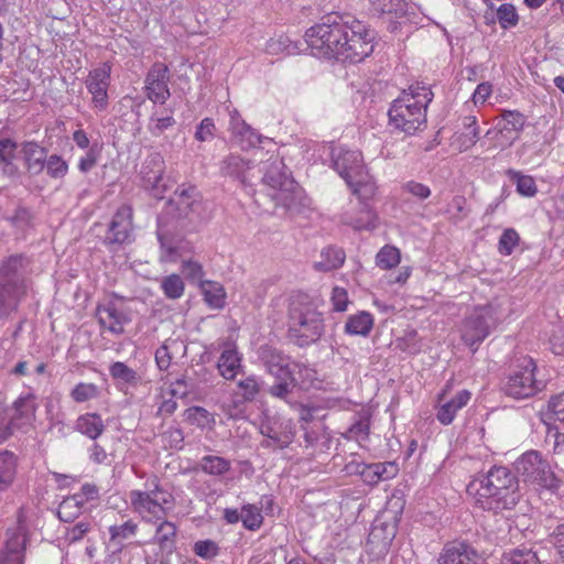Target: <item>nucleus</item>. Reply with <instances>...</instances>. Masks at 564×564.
I'll return each instance as SVG.
<instances>
[{
	"mask_svg": "<svg viewBox=\"0 0 564 564\" xmlns=\"http://www.w3.org/2000/svg\"><path fill=\"white\" fill-rule=\"evenodd\" d=\"M17 457L13 453H0V494L7 491L14 482L17 476Z\"/></svg>",
	"mask_w": 564,
	"mask_h": 564,
	"instance_id": "2f4dec72",
	"label": "nucleus"
},
{
	"mask_svg": "<svg viewBox=\"0 0 564 564\" xmlns=\"http://www.w3.org/2000/svg\"><path fill=\"white\" fill-rule=\"evenodd\" d=\"M165 162L161 154L152 153L143 162L141 166V177L144 186L149 189L155 191L161 194L165 191L162 184Z\"/></svg>",
	"mask_w": 564,
	"mask_h": 564,
	"instance_id": "393cba45",
	"label": "nucleus"
},
{
	"mask_svg": "<svg viewBox=\"0 0 564 564\" xmlns=\"http://www.w3.org/2000/svg\"><path fill=\"white\" fill-rule=\"evenodd\" d=\"M36 402L32 393L20 397L11 409L10 416L4 415L6 423L9 425L10 434L13 429H21L32 423L35 417Z\"/></svg>",
	"mask_w": 564,
	"mask_h": 564,
	"instance_id": "5701e85b",
	"label": "nucleus"
},
{
	"mask_svg": "<svg viewBox=\"0 0 564 564\" xmlns=\"http://www.w3.org/2000/svg\"><path fill=\"white\" fill-rule=\"evenodd\" d=\"M186 419L198 427H207L215 423L214 415L202 406H193L186 410Z\"/></svg>",
	"mask_w": 564,
	"mask_h": 564,
	"instance_id": "603ef678",
	"label": "nucleus"
},
{
	"mask_svg": "<svg viewBox=\"0 0 564 564\" xmlns=\"http://www.w3.org/2000/svg\"><path fill=\"white\" fill-rule=\"evenodd\" d=\"M21 153L25 167L31 175H39L44 170L47 158L45 148L36 142H24L21 145Z\"/></svg>",
	"mask_w": 564,
	"mask_h": 564,
	"instance_id": "c756f323",
	"label": "nucleus"
},
{
	"mask_svg": "<svg viewBox=\"0 0 564 564\" xmlns=\"http://www.w3.org/2000/svg\"><path fill=\"white\" fill-rule=\"evenodd\" d=\"M433 99L431 88L413 84L402 90L389 109L390 123L406 134H413L426 126V109Z\"/></svg>",
	"mask_w": 564,
	"mask_h": 564,
	"instance_id": "20e7f679",
	"label": "nucleus"
},
{
	"mask_svg": "<svg viewBox=\"0 0 564 564\" xmlns=\"http://www.w3.org/2000/svg\"><path fill=\"white\" fill-rule=\"evenodd\" d=\"M169 68L161 63L154 64L145 78L147 96L150 100L164 104L170 97Z\"/></svg>",
	"mask_w": 564,
	"mask_h": 564,
	"instance_id": "a211bd4d",
	"label": "nucleus"
},
{
	"mask_svg": "<svg viewBox=\"0 0 564 564\" xmlns=\"http://www.w3.org/2000/svg\"><path fill=\"white\" fill-rule=\"evenodd\" d=\"M499 25L505 29L514 28L519 22L516 7L511 3H502L496 12Z\"/></svg>",
	"mask_w": 564,
	"mask_h": 564,
	"instance_id": "3c124183",
	"label": "nucleus"
},
{
	"mask_svg": "<svg viewBox=\"0 0 564 564\" xmlns=\"http://www.w3.org/2000/svg\"><path fill=\"white\" fill-rule=\"evenodd\" d=\"M324 319L315 304L304 294L292 295L289 304V335L299 346L319 339Z\"/></svg>",
	"mask_w": 564,
	"mask_h": 564,
	"instance_id": "39448f33",
	"label": "nucleus"
},
{
	"mask_svg": "<svg viewBox=\"0 0 564 564\" xmlns=\"http://www.w3.org/2000/svg\"><path fill=\"white\" fill-rule=\"evenodd\" d=\"M333 164L346 183H351L356 177L358 180L365 177V172H367L361 152L357 150L335 149L333 151Z\"/></svg>",
	"mask_w": 564,
	"mask_h": 564,
	"instance_id": "4468645a",
	"label": "nucleus"
},
{
	"mask_svg": "<svg viewBox=\"0 0 564 564\" xmlns=\"http://www.w3.org/2000/svg\"><path fill=\"white\" fill-rule=\"evenodd\" d=\"M99 394V388L90 382H79L70 391V398L77 403L96 399Z\"/></svg>",
	"mask_w": 564,
	"mask_h": 564,
	"instance_id": "8fccbe9b",
	"label": "nucleus"
},
{
	"mask_svg": "<svg viewBox=\"0 0 564 564\" xmlns=\"http://www.w3.org/2000/svg\"><path fill=\"white\" fill-rule=\"evenodd\" d=\"M132 208L128 205H122L117 209L105 236L106 245L121 246L132 241Z\"/></svg>",
	"mask_w": 564,
	"mask_h": 564,
	"instance_id": "ddd939ff",
	"label": "nucleus"
},
{
	"mask_svg": "<svg viewBox=\"0 0 564 564\" xmlns=\"http://www.w3.org/2000/svg\"><path fill=\"white\" fill-rule=\"evenodd\" d=\"M508 176L516 183L517 192L524 197H533L538 193L535 181L530 175H524L519 171L509 170Z\"/></svg>",
	"mask_w": 564,
	"mask_h": 564,
	"instance_id": "ea45409f",
	"label": "nucleus"
},
{
	"mask_svg": "<svg viewBox=\"0 0 564 564\" xmlns=\"http://www.w3.org/2000/svg\"><path fill=\"white\" fill-rule=\"evenodd\" d=\"M470 391L464 389L458 391L453 398L440 404L436 417L443 425L451 424L459 410L468 404L470 401Z\"/></svg>",
	"mask_w": 564,
	"mask_h": 564,
	"instance_id": "c85d7f7f",
	"label": "nucleus"
},
{
	"mask_svg": "<svg viewBox=\"0 0 564 564\" xmlns=\"http://www.w3.org/2000/svg\"><path fill=\"white\" fill-rule=\"evenodd\" d=\"M8 539L0 555V564H23L26 546V532L22 524L8 530Z\"/></svg>",
	"mask_w": 564,
	"mask_h": 564,
	"instance_id": "aec40b11",
	"label": "nucleus"
},
{
	"mask_svg": "<svg viewBox=\"0 0 564 564\" xmlns=\"http://www.w3.org/2000/svg\"><path fill=\"white\" fill-rule=\"evenodd\" d=\"M264 175L262 183L265 186L267 195L290 212H297L304 198L302 188L286 173L284 163L278 159H270L263 166Z\"/></svg>",
	"mask_w": 564,
	"mask_h": 564,
	"instance_id": "423d86ee",
	"label": "nucleus"
},
{
	"mask_svg": "<svg viewBox=\"0 0 564 564\" xmlns=\"http://www.w3.org/2000/svg\"><path fill=\"white\" fill-rule=\"evenodd\" d=\"M241 521L246 529L257 530L262 524L260 510L253 505H247L241 510Z\"/></svg>",
	"mask_w": 564,
	"mask_h": 564,
	"instance_id": "052dcab7",
	"label": "nucleus"
},
{
	"mask_svg": "<svg viewBox=\"0 0 564 564\" xmlns=\"http://www.w3.org/2000/svg\"><path fill=\"white\" fill-rule=\"evenodd\" d=\"M109 544L118 550L123 547V543L134 538L139 531V525L132 519H128L122 523H115L109 527Z\"/></svg>",
	"mask_w": 564,
	"mask_h": 564,
	"instance_id": "7c9ffc66",
	"label": "nucleus"
},
{
	"mask_svg": "<svg viewBox=\"0 0 564 564\" xmlns=\"http://www.w3.org/2000/svg\"><path fill=\"white\" fill-rule=\"evenodd\" d=\"M538 366L530 356L518 357L507 377L502 390L506 395L516 400L534 397L543 390V381L536 379Z\"/></svg>",
	"mask_w": 564,
	"mask_h": 564,
	"instance_id": "6e6552de",
	"label": "nucleus"
},
{
	"mask_svg": "<svg viewBox=\"0 0 564 564\" xmlns=\"http://www.w3.org/2000/svg\"><path fill=\"white\" fill-rule=\"evenodd\" d=\"M202 293L207 305L214 310H220L226 303V292L219 282L205 281L200 284Z\"/></svg>",
	"mask_w": 564,
	"mask_h": 564,
	"instance_id": "c9c22d12",
	"label": "nucleus"
},
{
	"mask_svg": "<svg viewBox=\"0 0 564 564\" xmlns=\"http://www.w3.org/2000/svg\"><path fill=\"white\" fill-rule=\"evenodd\" d=\"M545 415L551 425L564 426V392L553 395L549 400Z\"/></svg>",
	"mask_w": 564,
	"mask_h": 564,
	"instance_id": "c03bdc74",
	"label": "nucleus"
},
{
	"mask_svg": "<svg viewBox=\"0 0 564 564\" xmlns=\"http://www.w3.org/2000/svg\"><path fill=\"white\" fill-rule=\"evenodd\" d=\"M300 51L299 45L286 35L270 39L265 44V52L270 55H294Z\"/></svg>",
	"mask_w": 564,
	"mask_h": 564,
	"instance_id": "58836bf2",
	"label": "nucleus"
},
{
	"mask_svg": "<svg viewBox=\"0 0 564 564\" xmlns=\"http://www.w3.org/2000/svg\"><path fill=\"white\" fill-rule=\"evenodd\" d=\"M254 165L238 154H229L220 162V174L238 181L245 187L251 186Z\"/></svg>",
	"mask_w": 564,
	"mask_h": 564,
	"instance_id": "6ab92c4d",
	"label": "nucleus"
},
{
	"mask_svg": "<svg viewBox=\"0 0 564 564\" xmlns=\"http://www.w3.org/2000/svg\"><path fill=\"white\" fill-rule=\"evenodd\" d=\"M520 242V236L513 228H507L498 241V251L502 256H510Z\"/></svg>",
	"mask_w": 564,
	"mask_h": 564,
	"instance_id": "5fc2aeb1",
	"label": "nucleus"
},
{
	"mask_svg": "<svg viewBox=\"0 0 564 564\" xmlns=\"http://www.w3.org/2000/svg\"><path fill=\"white\" fill-rule=\"evenodd\" d=\"M346 470L350 474H359L368 485H377L379 481L394 477L398 467L391 462L369 465L350 463L346 466Z\"/></svg>",
	"mask_w": 564,
	"mask_h": 564,
	"instance_id": "412c9836",
	"label": "nucleus"
},
{
	"mask_svg": "<svg viewBox=\"0 0 564 564\" xmlns=\"http://www.w3.org/2000/svg\"><path fill=\"white\" fill-rule=\"evenodd\" d=\"M343 221L356 230H372L378 225V216L368 203H359L343 215Z\"/></svg>",
	"mask_w": 564,
	"mask_h": 564,
	"instance_id": "bb28decb",
	"label": "nucleus"
},
{
	"mask_svg": "<svg viewBox=\"0 0 564 564\" xmlns=\"http://www.w3.org/2000/svg\"><path fill=\"white\" fill-rule=\"evenodd\" d=\"M345 252L339 248L327 247L321 252V260L315 262V269L319 271H330L343 265Z\"/></svg>",
	"mask_w": 564,
	"mask_h": 564,
	"instance_id": "4c0bfd02",
	"label": "nucleus"
},
{
	"mask_svg": "<svg viewBox=\"0 0 564 564\" xmlns=\"http://www.w3.org/2000/svg\"><path fill=\"white\" fill-rule=\"evenodd\" d=\"M110 73V65L104 63L101 66L90 70L85 80L86 88L93 97L94 107L99 110H105L108 106Z\"/></svg>",
	"mask_w": 564,
	"mask_h": 564,
	"instance_id": "2eb2a0df",
	"label": "nucleus"
},
{
	"mask_svg": "<svg viewBox=\"0 0 564 564\" xmlns=\"http://www.w3.org/2000/svg\"><path fill=\"white\" fill-rule=\"evenodd\" d=\"M86 499L80 494L65 498L58 506V518L64 522H72L78 518L84 509Z\"/></svg>",
	"mask_w": 564,
	"mask_h": 564,
	"instance_id": "72a5a7b5",
	"label": "nucleus"
},
{
	"mask_svg": "<svg viewBox=\"0 0 564 564\" xmlns=\"http://www.w3.org/2000/svg\"><path fill=\"white\" fill-rule=\"evenodd\" d=\"M347 185L358 196L359 203H367L366 200L370 199L376 193V185L368 172H365V177H360V180L356 177Z\"/></svg>",
	"mask_w": 564,
	"mask_h": 564,
	"instance_id": "a19ab883",
	"label": "nucleus"
},
{
	"mask_svg": "<svg viewBox=\"0 0 564 564\" xmlns=\"http://www.w3.org/2000/svg\"><path fill=\"white\" fill-rule=\"evenodd\" d=\"M214 132H215L214 120L210 118H204L196 129L195 139L199 142L209 141L214 138V135H215Z\"/></svg>",
	"mask_w": 564,
	"mask_h": 564,
	"instance_id": "69168bd1",
	"label": "nucleus"
},
{
	"mask_svg": "<svg viewBox=\"0 0 564 564\" xmlns=\"http://www.w3.org/2000/svg\"><path fill=\"white\" fill-rule=\"evenodd\" d=\"M193 551L204 560H212L218 555L219 546L213 540H200L195 542Z\"/></svg>",
	"mask_w": 564,
	"mask_h": 564,
	"instance_id": "e2e57ef3",
	"label": "nucleus"
},
{
	"mask_svg": "<svg viewBox=\"0 0 564 564\" xmlns=\"http://www.w3.org/2000/svg\"><path fill=\"white\" fill-rule=\"evenodd\" d=\"M76 431L91 440H96L105 430L102 419L97 413H85L76 420Z\"/></svg>",
	"mask_w": 564,
	"mask_h": 564,
	"instance_id": "473e14b6",
	"label": "nucleus"
},
{
	"mask_svg": "<svg viewBox=\"0 0 564 564\" xmlns=\"http://www.w3.org/2000/svg\"><path fill=\"white\" fill-rule=\"evenodd\" d=\"M158 237L161 243V259L163 261H176L178 257V245L174 243L171 239H167L163 232L162 229L159 228L158 230Z\"/></svg>",
	"mask_w": 564,
	"mask_h": 564,
	"instance_id": "680f3d73",
	"label": "nucleus"
},
{
	"mask_svg": "<svg viewBox=\"0 0 564 564\" xmlns=\"http://www.w3.org/2000/svg\"><path fill=\"white\" fill-rule=\"evenodd\" d=\"M96 315L101 328L115 335L122 334L124 325L129 322L126 313L111 301L98 304Z\"/></svg>",
	"mask_w": 564,
	"mask_h": 564,
	"instance_id": "b1692460",
	"label": "nucleus"
},
{
	"mask_svg": "<svg viewBox=\"0 0 564 564\" xmlns=\"http://www.w3.org/2000/svg\"><path fill=\"white\" fill-rule=\"evenodd\" d=\"M550 346L555 355H564V326H557L553 329Z\"/></svg>",
	"mask_w": 564,
	"mask_h": 564,
	"instance_id": "774afa93",
	"label": "nucleus"
},
{
	"mask_svg": "<svg viewBox=\"0 0 564 564\" xmlns=\"http://www.w3.org/2000/svg\"><path fill=\"white\" fill-rule=\"evenodd\" d=\"M109 375L113 380L116 388L128 394L131 388H135L140 382L138 372L122 361H116L109 367Z\"/></svg>",
	"mask_w": 564,
	"mask_h": 564,
	"instance_id": "cd10ccee",
	"label": "nucleus"
},
{
	"mask_svg": "<svg viewBox=\"0 0 564 564\" xmlns=\"http://www.w3.org/2000/svg\"><path fill=\"white\" fill-rule=\"evenodd\" d=\"M131 510L145 523L159 522L153 541L161 549H172L176 538V525L165 520L174 509L175 497L169 488L162 485L155 475L148 477L141 489L129 491Z\"/></svg>",
	"mask_w": 564,
	"mask_h": 564,
	"instance_id": "f03ea898",
	"label": "nucleus"
},
{
	"mask_svg": "<svg viewBox=\"0 0 564 564\" xmlns=\"http://www.w3.org/2000/svg\"><path fill=\"white\" fill-rule=\"evenodd\" d=\"M501 304L490 303L476 307L462 324V339L473 348L484 341L490 332L505 318Z\"/></svg>",
	"mask_w": 564,
	"mask_h": 564,
	"instance_id": "1a4fd4ad",
	"label": "nucleus"
},
{
	"mask_svg": "<svg viewBox=\"0 0 564 564\" xmlns=\"http://www.w3.org/2000/svg\"><path fill=\"white\" fill-rule=\"evenodd\" d=\"M161 289L167 299L176 300L184 294L185 285L178 274H170L162 279Z\"/></svg>",
	"mask_w": 564,
	"mask_h": 564,
	"instance_id": "de8ad7c7",
	"label": "nucleus"
},
{
	"mask_svg": "<svg viewBox=\"0 0 564 564\" xmlns=\"http://www.w3.org/2000/svg\"><path fill=\"white\" fill-rule=\"evenodd\" d=\"M475 503L487 510L511 509L519 499L518 481L507 467H494L467 486Z\"/></svg>",
	"mask_w": 564,
	"mask_h": 564,
	"instance_id": "7ed1b4c3",
	"label": "nucleus"
},
{
	"mask_svg": "<svg viewBox=\"0 0 564 564\" xmlns=\"http://www.w3.org/2000/svg\"><path fill=\"white\" fill-rule=\"evenodd\" d=\"M200 468L204 473L220 476L230 469V462L220 456H204L200 460Z\"/></svg>",
	"mask_w": 564,
	"mask_h": 564,
	"instance_id": "49530a36",
	"label": "nucleus"
},
{
	"mask_svg": "<svg viewBox=\"0 0 564 564\" xmlns=\"http://www.w3.org/2000/svg\"><path fill=\"white\" fill-rule=\"evenodd\" d=\"M373 326L372 315L368 312H359L348 317L345 330L349 335L367 336Z\"/></svg>",
	"mask_w": 564,
	"mask_h": 564,
	"instance_id": "e433bc0d",
	"label": "nucleus"
},
{
	"mask_svg": "<svg viewBox=\"0 0 564 564\" xmlns=\"http://www.w3.org/2000/svg\"><path fill=\"white\" fill-rule=\"evenodd\" d=\"M276 383L269 388V394L273 398L289 402V395L295 386L294 376L292 375L291 378H276Z\"/></svg>",
	"mask_w": 564,
	"mask_h": 564,
	"instance_id": "864d4df0",
	"label": "nucleus"
},
{
	"mask_svg": "<svg viewBox=\"0 0 564 564\" xmlns=\"http://www.w3.org/2000/svg\"><path fill=\"white\" fill-rule=\"evenodd\" d=\"M501 564H540V560L530 549H513L503 554Z\"/></svg>",
	"mask_w": 564,
	"mask_h": 564,
	"instance_id": "37998d69",
	"label": "nucleus"
},
{
	"mask_svg": "<svg viewBox=\"0 0 564 564\" xmlns=\"http://www.w3.org/2000/svg\"><path fill=\"white\" fill-rule=\"evenodd\" d=\"M402 189L420 200L426 199L431 195V189L429 186L415 181H409L404 183Z\"/></svg>",
	"mask_w": 564,
	"mask_h": 564,
	"instance_id": "338daca9",
	"label": "nucleus"
},
{
	"mask_svg": "<svg viewBox=\"0 0 564 564\" xmlns=\"http://www.w3.org/2000/svg\"><path fill=\"white\" fill-rule=\"evenodd\" d=\"M217 345L221 351L217 361L218 372L224 379L234 380L242 371V355L231 339L220 340Z\"/></svg>",
	"mask_w": 564,
	"mask_h": 564,
	"instance_id": "f3484780",
	"label": "nucleus"
},
{
	"mask_svg": "<svg viewBox=\"0 0 564 564\" xmlns=\"http://www.w3.org/2000/svg\"><path fill=\"white\" fill-rule=\"evenodd\" d=\"M258 357L267 372L275 379L291 378L295 369L302 368L300 364L293 362L290 356L270 345L261 346Z\"/></svg>",
	"mask_w": 564,
	"mask_h": 564,
	"instance_id": "f8f14e48",
	"label": "nucleus"
},
{
	"mask_svg": "<svg viewBox=\"0 0 564 564\" xmlns=\"http://www.w3.org/2000/svg\"><path fill=\"white\" fill-rule=\"evenodd\" d=\"M17 152V143L11 139H2L0 140V162L4 163L10 172H15V169L12 166V162L15 159Z\"/></svg>",
	"mask_w": 564,
	"mask_h": 564,
	"instance_id": "0e129e2a",
	"label": "nucleus"
},
{
	"mask_svg": "<svg viewBox=\"0 0 564 564\" xmlns=\"http://www.w3.org/2000/svg\"><path fill=\"white\" fill-rule=\"evenodd\" d=\"M527 117L518 110H502L495 119V127L486 133L489 137L496 132L500 134L508 144H512L523 131Z\"/></svg>",
	"mask_w": 564,
	"mask_h": 564,
	"instance_id": "dca6fc26",
	"label": "nucleus"
},
{
	"mask_svg": "<svg viewBox=\"0 0 564 564\" xmlns=\"http://www.w3.org/2000/svg\"><path fill=\"white\" fill-rule=\"evenodd\" d=\"M263 435L264 438L261 442V446L265 448L282 449L288 447L293 441L292 432L279 433L271 427L265 433L263 432Z\"/></svg>",
	"mask_w": 564,
	"mask_h": 564,
	"instance_id": "79ce46f5",
	"label": "nucleus"
},
{
	"mask_svg": "<svg viewBox=\"0 0 564 564\" xmlns=\"http://www.w3.org/2000/svg\"><path fill=\"white\" fill-rule=\"evenodd\" d=\"M401 261L400 250L390 245L383 246L376 256V264L383 270L397 267Z\"/></svg>",
	"mask_w": 564,
	"mask_h": 564,
	"instance_id": "a18cd8bd",
	"label": "nucleus"
},
{
	"mask_svg": "<svg viewBox=\"0 0 564 564\" xmlns=\"http://www.w3.org/2000/svg\"><path fill=\"white\" fill-rule=\"evenodd\" d=\"M176 195L180 215L187 218L189 223L200 224L210 217L206 203L196 187L182 185L176 189Z\"/></svg>",
	"mask_w": 564,
	"mask_h": 564,
	"instance_id": "9b49d317",
	"label": "nucleus"
},
{
	"mask_svg": "<svg viewBox=\"0 0 564 564\" xmlns=\"http://www.w3.org/2000/svg\"><path fill=\"white\" fill-rule=\"evenodd\" d=\"M45 167L46 173L53 178H62L68 172V164L66 161L56 154L46 158Z\"/></svg>",
	"mask_w": 564,
	"mask_h": 564,
	"instance_id": "bf43d9fd",
	"label": "nucleus"
},
{
	"mask_svg": "<svg viewBox=\"0 0 564 564\" xmlns=\"http://www.w3.org/2000/svg\"><path fill=\"white\" fill-rule=\"evenodd\" d=\"M438 564H482V560L471 545L452 542L444 545Z\"/></svg>",
	"mask_w": 564,
	"mask_h": 564,
	"instance_id": "4be33fe9",
	"label": "nucleus"
},
{
	"mask_svg": "<svg viewBox=\"0 0 564 564\" xmlns=\"http://www.w3.org/2000/svg\"><path fill=\"white\" fill-rule=\"evenodd\" d=\"M305 40L315 56L341 62L359 63L373 51V34L358 20L316 24Z\"/></svg>",
	"mask_w": 564,
	"mask_h": 564,
	"instance_id": "f257e3e1",
	"label": "nucleus"
},
{
	"mask_svg": "<svg viewBox=\"0 0 564 564\" xmlns=\"http://www.w3.org/2000/svg\"><path fill=\"white\" fill-rule=\"evenodd\" d=\"M29 260L22 254L9 257L0 268V317L15 311L26 293L23 274Z\"/></svg>",
	"mask_w": 564,
	"mask_h": 564,
	"instance_id": "0eeeda50",
	"label": "nucleus"
},
{
	"mask_svg": "<svg viewBox=\"0 0 564 564\" xmlns=\"http://www.w3.org/2000/svg\"><path fill=\"white\" fill-rule=\"evenodd\" d=\"M229 129L241 149L253 148L263 140V137L252 129L237 110H234L230 115Z\"/></svg>",
	"mask_w": 564,
	"mask_h": 564,
	"instance_id": "a878e982",
	"label": "nucleus"
},
{
	"mask_svg": "<svg viewBox=\"0 0 564 564\" xmlns=\"http://www.w3.org/2000/svg\"><path fill=\"white\" fill-rule=\"evenodd\" d=\"M174 124L175 119L172 113L163 115L159 111H154L150 117L148 129L152 135L159 137Z\"/></svg>",
	"mask_w": 564,
	"mask_h": 564,
	"instance_id": "09e8293b",
	"label": "nucleus"
},
{
	"mask_svg": "<svg viewBox=\"0 0 564 564\" xmlns=\"http://www.w3.org/2000/svg\"><path fill=\"white\" fill-rule=\"evenodd\" d=\"M240 394L245 401H253L260 392V383L256 376L250 375L237 382Z\"/></svg>",
	"mask_w": 564,
	"mask_h": 564,
	"instance_id": "13d9d810",
	"label": "nucleus"
},
{
	"mask_svg": "<svg viewBox=\"0 0 564 564\" xmlns=\"http://www.w3.org/2000/svg\"><path fill=\"white\" fill-rule=\"evenodd\" d=\"M394 536L395 529L393 525H389L386 523H377L372 527L369 533L368 543H377L379 546V553L384 554L388 552V549Z\"/></svg>",
	"mask_w": 564,
	"mask_h": 564,
	"instance_id": "f704fd0d",
	"label": "nucleus"
},
{
	"mask_svg": "<svg viewBox=\"0 0 564 564\" xmlns=\"http://www.w3.org/2000/svg\"><path fill=\"white\" fill-rule=\"evenodd\" d=\"M479 139V131H476L475 129L473 131H462L456 132L452 137V147L457 149L458 151H466L470 148H473Z\"/></svg>",
	"mask_w": 564,
	"mask_h": 564,
	"instance_id": "6e6d98bb",
	"label": "nucleus"
},
{
	"mask_svg": "<svg viewBox=\"0 0 564 564\" xmlns=\"http://www.w3.org/2000/svg\"><path fill=\"white\" fill-rule=\"evenodd\" d=\"M518 475L524 482L555 491L561 486V480L555 476L546 458L538 451H529L522 454L514 463Z\"/></svg>",
	"mask_w": 564,
	"mask_h": 564,
	"instance_id": "9d476101",
	"label": "nucleus"
},
{
	"mask_svg": "<svg viewBox=\"0 0 564 564\" xmlns=\"http://www.w3.org/2000/svg\"><path fill=\"white\" fill-rule=\"evenodd\" d=\"M369 417L364 415L360 416L345 434V437L348 440H355L357 442H362L368 438L369 435Z\"/></svg>",
	"mask_w": 564,
	"mask_h": 564,
	"instance_id": "4d7b16f0",
	"label": "nucleus"
}]
</instances>
